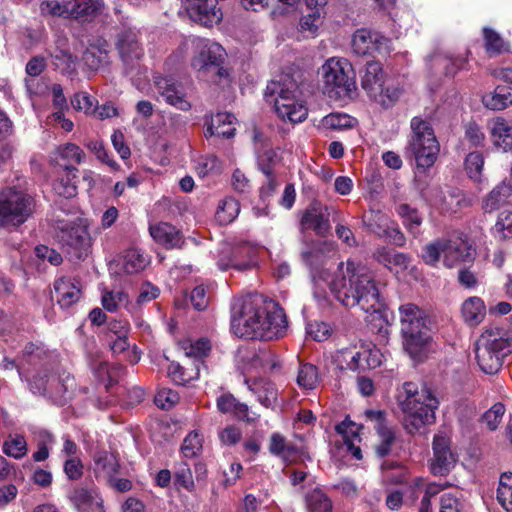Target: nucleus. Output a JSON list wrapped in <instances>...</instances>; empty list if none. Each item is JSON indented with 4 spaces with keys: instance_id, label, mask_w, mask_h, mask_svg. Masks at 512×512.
<instances>
[{
    "instance_id": "1",
    "label": "nucleus",
    "mask_w": 512,
    "mask_h": 512,
    "mask_svg": "<svg viewBox=\"0 0 512 512\" xmlns=\"http://www.w3.org/2000/svg\"><path fill=\"white\" fill-rule=\"evenodd\" d=\"M313 296L320 306L327 303V288L346 307L359 306L365 312H377L380 305V291L372 272L365 266L348 260L341 262L333 278L325 268L311 272Z\"/></svg>"
},
{
    "instance_id": "2",
    "label": "nucleus",
    "mask_w": 512,
    "mask_h": 512,
    "mask_svg": "<svg viewBox=\"0 0 512 512\" xmlns=\"http://www.w3.org/2000/svg\"><path fill=\"white\" fill-rule=\"evenodd\" d=\"M231 328L236 336L269 341L284 335L287 320L276 302L253 293L233 302Z\"/></svg>"
},
{
    "instance_id": "3",
    "label": "nucleus",
    "mask_w": 512,
    "mask_h": 512,
    "mask_svg": "<svg viewBox=\"0 0 512 512\" xmlns=\"http://www.w3.org/2000/svg\"><path fill=\"white\" fill-rule=\"evenodd\" d=\"M398 404L404 414L406 430L414 434L435 422L438 399L427 389L419 390L413 382H405L397 395Z\"/></svg>"
},
{
    "instance_id": "4",
    "label": "nucleus",
    "mask_w": 512,
    "mask_h": 512,
    "mask_svg": "<svg viewBox=\"0 0 512 512\" xmlns=\"http://www.w3.org/2000/svg\"><path fill=\"white\" fill-rule=\"evenodd\" d=\"M512 352V333L499 327L487 328L475 344V355L480 369L486 374H496L505 357Z\"/></svg>"
},
{
    "instance_id": "5",
    "label": "nucleus",
    "mask_w": 512,
    "mask_h": 512,
    "mask_svg": "<svg viewBox=\"0 0 512 512\" xmlns=\"http://www.w3.org/2000/svg\"><path fill=\"white\" fill-rule=\"evenodd\" d=\"M266 97H274L275 112L283 121L303 122L308 116V108L301 98L298 84L289 76L281 81H271L266 88Z\"/></svg>"
},
{
    "instance_id": "6",
    "label": "nucleus",
    "mask_w": 512,
    "mask_h": 512,
    "mask_svg": "<svg viewBox=\"0 0 512 512\" xmlns=\"http://www.w3.org/2000/svg\"><path fill=\"white\" fill-rule=\"evenodd\" d=\"M323 91L330 99L351 98L356 92L355 72L345 58L331 57L320 69Z\"/></svg>"
},
{
    "instance_id": "7",
    "label": "nucleus",
    "mask_w": 512,
    "mask_h": 512,
    "mask_svg": "<svg viewBox=\"0 0 512 512\" xmlns=\"http://www.w3.org/2000/svg\"><path fill=\"white\" fill-rule=\"evenodd\" d=\"M442 257L447 268H454L474 259V249L463 236L440 238L427 244L422 253V259L428 265L435 266Z\"/></svg>"
},
{
    "instance_id": "8",
    "label": "nucleus",
    "mask_w": 512,
    "mask_h": 512,
    "mask_svg": "<svg viewBox=\"0 0 512 512\" xmlns=\"http://www.w3.org/2000/svg\"><path fill=\"white\" fill-rule=\"evenodd\" d=\"M399 315L404 349L411 357H416L430 339L429 320L425 312L412 303L401 305Z\"/></svg>"
},
{
    "instance_id": "9",
    "label": "nucleus",
    "mask_w": 512,
    "mask_h": 512,
    "mask_svg": "<svg viewBox=\"0 0 512 512\" xmlns=\"http://www.w3.org/2000/svg\"><path fill=\"white\" fill-rule=\"evenodd\" d=\"M412 135L409 140V151L413 155L418 170H426L437 160L440 146L429 121L415 116L411 119Z\"/></svg>"
},
{
    "instance_id": "10",
    "label": "nucleus",
    "mask_w": 512,
    "mask_h": 512,
    "mask_svg": "<svg viewBox=\"0 0 512 512\" xmlns=\"http://www.w3.org/2000/svg\"><path fill=\"white\" fill-rule=\"evenodd\" d=\"M36 203L28 193L8 187L0 191V227L16 228L35 212Z\"/></svg>"
},
{
    "instance_id": "11",
    "label": "nucleus",
    "mask_w": 512,
    "mask_h": 512,
    "mask_svg": "<svg viewBox=\"0 0 512 512\" xmlns=\"http://www.w3.org/2000/svg\"><path fill=\"white\" fill-rule=\"evenodd\" d=\"M56 237L71 257L81 259L86 255L91 244V239L86 225L78 218H60L55 219Z\"/></svg>"
},
{
    "instance_id": "12",
    "label": "nucleus",
    "mask_w": 512,
    "mask_h": 512,
    "mask_svg": "<svg viewBox=\"0 0 512 512\" xmlns=\"http://www.w3.org/2000/svg\"><path fill=\"white\" fill-rule=\"evenodd\" d=\"M362 87L368 96L384 108L390 107L400 96L398 88L385 84L384 73L380 63L368 62L362 77Z\"/></svg>"
},
{
    "instance_id": "13",
    "label": "nucleus",
    "mask_w": 512,
    "mask_h": 512,
    "mask_svg": "<svg viewBox=\"0 0 512 512\" xmlns=\"http://www.w3.org/2000/svg\"><path fill=\"white\" fill-rule=\"evenodd\" d=\"M101 5L102 0H73L65 3L51 0L42 2L40 9L43 14L79 19L96 14Z\"/></svg>"
},
{
    "instance_id": "14",
    "label": "nucleus",
    "mask_w": 512,
    "mask_h": 512,
    "mask_svg": "<svg viewBox=\"0 0 512 512\" xmlns=\"http://www.w3.org/2000/svg\"><path fill=\"white\" fill-rule=\"evenodd\" d=\"M154 85L158 94L168 105L184 112L192 108L182 83L172 77L159 75L154 77Z\"/></svg>"
},
{
    "instance_id": "15",
    "label": "nucleus",
    "mask_w": 512,
    "mask_h": 512,
    "mask_svg": "<svg viewBox=\"0 0 512 512\" xmlns=\"http://www.w3.org/2000/svg\"><path fill=\"white\" fill-rule=\"evenodd\" d=\"M364 225L381 238H389L395 245L403 246L405 237L391 221L389 216L380 210L371 209L363 217Z\"/></svg>"
},
{
    "instance_id": "16",
    "label": "nucleus",
    "mask_w": 512,
    "mask_h": 512,
    "mask_svg": "<svg viewBox=\"0 0 512 512\" xmlns=\"http://www.w3.org/2000/svg\"><path fill=\"white\" fill-rule=\"evenodd\" d=\"M68 499L77 512H105L104 500L94 485L73 487Z\"/></svg>"
},
{
    "instance_id": "17",
    "label": "nucleus",
    "mask_w": 512,
    "mask_h": 512,
    "mask_svg": "<svg viewBox=\"0 0 512 512\" xmlns=\"http://www.w3.org/2000/svg\"><path fill=\"white\" fill-rule=\"evenodd\" d=\"M258 248L249 243H243L234 247L226 257L222 255L218 261L221 270L234 268L238 271H245L256 265Z\"/></svg>"
},
{
    "instance_id": "18",
    "label": "nucleus",
    "mask_w": 512,
    "mask_h": 512,
    "mask_svg": "<svg viewBox=\"0 0 512 512\" xmlns=\"http://www.w3.org/2000/svg\"><path fill=\"white\" fill-rule=\"evenodd\" d=\"M225 57V50L216 42L200 40L197 51L192 59V66L198 71H210L221 65Z\"/></svg>"
},
{
    "instance_id": "19",
    "label": "nucleus",
    "mask_w": 512,
    "mask_h": 512,
    "mask_svg": "<svg viewBox=\"0 0 512 512\" xmlns=\"http://www.w3.org/2000/svg\"><path fill=\"white\" fill-rule=\"evenodd\" d=\"M389 40L378 32L358 29L352 38V49L358 55L387 52Z\"/></svg>"
},
{
    "instance_id": "20",
    "label": "nucleus",
    "mask_w": 512,
    "mask_h": 512,
    "mask_svg": "<svg viewBox=\"0 0 512 512\" xmlns=\"http://www.w3.org/2000/svg\"><path fill=\"white\" fill-rule=\"evenodd\" d=\"M434 457L431 471L435 475L447 474L455 465L456 457L450 449V439L443 433H438L433 439Z\"/></svg>"
},
{
    "instance_id": "21",
    "label": "nucleus",
    "mask_w": 512,
    "mask_h": 512,
    "mask_svg": "<svg viewBox=\"0 0 512 512\" xmlns=\"http://www.w3.org/2000/svg\"><path fill=\"white\" fill-rule=\"evenodd\" d=\"M120 57L126 66V73H131L136 67L137 61L142 56L143 51L137 39V35L132 30H127L119 35L117 42Z\"/></svg>"
},
{
    "instance_id": "22",
    "label": "nucleus",
    "mask_w": 512,
    "mask_h": 512,
    "mask_svg": "<svg viewBox=\"0 0 512 512\" xmlns=\"http://www.w3.org/2000/svg\"><path fill=\"white\" fill-rule=\"evenodd\" d=\"M330 209L320 204L311 205L303 214L301 227L303 230H313L320 236H325L331 229Z\"/></svg>"
},
{
    "instance_id": "23",
    "label": "nucleus",
    "mask_w": 512,
    "mask_h": 512,
    "mask_svg": "<svg viewBox=\"0 0 512 512\" xmlns=\"http://www.w3.org/2000/svg\"><path fill=\"white\" fill-rule=\"evenodd\" d=\"M54 294L61 308H70L81 297V284L72 277H61L54 283Z\"/></svg>"
},
{
    "instance_id": "24",
    "label": "nucleus",
    "mask_w": 512,
    "mask_h": 512,
    "mask_svg": "<svg viewBox=\"0 0 512 512\" xmlns=\"http://www.w3.org/2000/svg\"><path fill=\"white\" fill-rule=\"evenodd\" d=\"M466 59L460 56L453 57L447 53L435 52L428 58V66L434 75L452 77L457 71L463 69Z\"/></svg>"
},
{
    "instance_id": "25",
    "label": "nucleus",
    "mask_w": 512,
    "mask_h": 512,
    "mask_svg": "<svg viewBox=\"0 0 512 512\" xmlns=\"http://www.w3.org/2000/svg\"><path fill=\"white\" fill-rule=\"evenodd\" d=\"M305 5L308 13L300 20V31L314 36L323 23L327 0H305Z\"/></svg>"
},
{
    "instance_id": "26",
    "label": "nucleus",
    "mask_w": 512,
    "mask_h": 512,
    "mask_svg": "<svg viewBox=\"0 0 512 512\" xmlns=\"http://www.w3.org/2000/svg\"><path fill=\"white\" fill-rule=\"evenodd\" d=\"M490 137L495 148L503 152L512 149V122L502 118H494L490 124Z\"/></svg>"
},
{
    "instance_id": "27",
    "label": "nucleus",
    "mask_w": 512,
    "mask_h": 512,
    "mask_svg": "<svg viewBox=\"0 0 512 512\" xmlns=\"http://www.w3.org/2000/svg\"><path fill=\"white\" fill-rule=\"evenodd\" d=\"M235 117L230 113H217L215 115H211L206 118L205 121V136H219L224 138H230L234 135L235 127L234 124Z\"/></svg>"
},
{
    "instance_id": "28",
    "label": "nucleus",
    "mask_w": 512,
    "mask_h": 512,
    "mask_svg": "<svg viewBox=\"0 0 512 512\" xmlns=\"http://www.w3.org/2000/svg\"><path fill=\"white\" fill-rule=\"evenodd\" d=\"M149 231L152 238L167 249L180 247L183 243L180 231L169 223L151 225Z\"/></svg>"
},
{
    "instance_id": "29",
    "label": "nucleus",
    "mask_w": 512,
    "mask_h": 512,
    "mask_svg": "<svg viewBox=\"0 0 512 512\" xmlns=\"http://www.w3.org/2000/svg\"><path fill=\"white\" fill-rule=\"evenodd\" d=\"M65 175L56 179L53 183V191L56 195L69 199L77 194V187L73 181L77 178L78 169L75 166L65 165Z\"/></svg>"
},
{
    "instance_id": "30",
    "label": "nucleus",
    "mask_w": 512,
    "mask_h": 512,
    "mask_svg": "<svg viewBox=\"0 0 512 512\" xmlns=\"http://www.w3.org/2000/svg\"><path fill=\"white\" fill-rule=\"evenodd\" d=\"M93 470L97 477L106 480L118 472L119 464L114 454L108 451H97L93 456Z\"/></svg>"
},
{
    "instance_id": "31",
    "label": "nucleus",
    "mask_w": 512,
    "mask_h": 512,
    "mask_svg": "<svg viewBox=\"0 0 512 512\" xmlns=\"http://www.w3.org/2000/svg\"><path fill=\"white\" fill-rule=\"evenodd\" d=\"M511 195L512 185L507 181H502L484 198L483 209L491 213L504 205Z\"/></svg>"
},
{
    "instance_id": "32",
    "label": "nucleus",
    "mask_w": 512,
    "mask_h": 512,
    "mask_svg": "<svg viewBox=\"0 0 512 512\" xmlns=\"http://www.w3.org/2000/svg\"><path fill=\"white\" fill-rule=\"evenodd\" d=\"M249 389L257 396L258 401L267 408H274L277 403L278 391L267 379H258L249 385Z\"/></svg>"
},
{
    "instance_id": "33",
    "label": "nucleus",
    "mask_w": 512,
    "mask_h": 512,
    "mask_svg": "<svg viewBox=\"0 0 512 512\" xmlns=\"http://www.w3.org/2000/svg\"><path fill=\"white\" fill-rule=\"evenodd\" d=\"M217 409L223 414H231L238 419L252 420L248 415V406L239 402L232 394L224 393L217 398Z\"/></svg>"
},
{
    "instance_id": "34",
    "label": "nucleus",
    "mask_w": 512,
    "mask_h": 512,
    "mask_svg": "<svg viewBox=\"0 0 512 512\" xmlns=\"http://www.w3.org/2000/svg\"><path fill=\"white\" fill-rule=\"evenodd\" d=\"M48 397L62 404L66 395L75 388V380L69 374L62 377L50 376Z\"/></svg>"
},
{
    "instance_id": "35",
    "label": "nucleus",
    "mask_w": 512,
    "mask_h": 512,
    "mask_svg": "<svg viewBox=\"0 0 512 512\" xmlns=\"http://www.w3.org/2000/svg\"><path fill=\"white\" fill-rule=\"evenodd\" d=\"M429 176L426 174L421 175L419 171L415 175L414 183L415 188L431 206L436 208V199H443L445 193L438 185H429Z\"/></svg>"
},
{
    "instance_id": "36",
    "label": "nucleus",
    "mask_w": 512,
    "mask_h": 512,
    "mask_svg": "<svg viewBox=\"0 0 512 512\" xmlns=\"http://www.w3.org/2000/svg\"><path fill=\"white\" fill-rule=\"evenodd\" d=\"M486 307L479 297H470L462 305V316L470 326L478 325L485 317Z\"/></svg>"
},
{
    "instance_id": "37",
    "label": "nucleus",
    "mask_w": 512,
    "mask_h": 512,
    "mask_svg": "<svg viewBox=\"0 0 512 512\" xmlns=\"http://www.w3.org/2000/svg\"><path fill=\"white\" fill-rule=\"evenodd\" d=\"M307 512H332L333 505L328 495L320 488H315L305 495Z\"/></svg>"
},
{
    "instance_id": "38",
    "label": "nucleus",
    "mask_w": 512,
    "mask_h": 512,
    "mask_svg": "<svg viewBox=\"0 0 512 512\" xmlns=\"http://www.w3.org/2000/svg\"><path fill=\"white\" fill-rule=\"evenodd\" d=\"M119 262L126 273L133 274L142 271L147 266L148 259L138 249L131 248L123 253Z\"/></svg>"
},
{
    "instance_id": "39",
    "label": "nucleus",
    "mask_w": 512,
    "mask_h": 512,
    "mask_svg": "<svg viewBox=\"0 0 512 512\" xmlns=\"http://www.w3.org/2000/svg\"><path fill=\"white\" fill-rule=\"evenodd\" d=\"M483 102L491 110H504L512 104V90L506 86H498L492 94L483 98Z\"/></svg>"
},
{
    "instance_id": "40",
    "label": "nucleus",
    "mask_w": 512,
    "mask_h": 512,
    "mask_svg": "<svg viewBox=\"0 0 512 512\" xmlns=\"http://www.w3.org/2000/svg\"><path fill=\"white\" fill-rule=\"evenodd\" d=\"M483 40L486 52L490 56L502 54L510 50V44L491 28H483Z\"/></svg>"
},
{
    "instance_id": "41",
    "label": "nucleus",
    "mask_w": 512,
    "mask_h": 512,
    "mask_svg": "<svg viewBox=\"0 0 512 512\" xmlns=\"http://www.w3.org/2000/svg\"><path fill=\"white\" fill-rule=\"evenodd\" d=\"M239 212V202L232 197H226L219 202L215 218L219 224L227 225L236 219Z\"/></svg>"
},
{
    "instance_id": "42",
    "label": "nucleus",
    "mask_w": 512,
    "mask_h": 512,
    "mask_svg": "<svg viewBox=\"0 0 512 512\" xmlns=\"http://www.w3.org/2000/svg\"><path fill=\"white\" fill-rule=\"evenodd\" d=\"M468 205V201L460 191L445 193L443 199H436V209L443 213H456Z\"/></svg>"
},
{
    "instance_id": "43",
    "label": "nucleus",
    "mask_w": 512,
    "mask_h": 512,
    "mask_svg": "<svg viewBox=\"0 0 512 512\" xmlns=\"http://www.w3.org/2000/svg\"><path fill=\"white\" fill-rule=\"evenodd\" d=\"M363 348L364 346L341 349L337 356L338 361L352 371L364 370Z\"/></svg>"
},
{
    "instance_id": "44",
    "label": "nucleus",
    "mask_w": 512,
    "mask_h": 512,
    "mask_svg": "<svg viewBox=\"0 0 512 512\" xmlns=\"http://www.w3.org/2000/svg\"><path fill=\"white\" fill-rule=\"evenodd\" d=\"M269 450L272 454L281 457L286 462H294L296 460V449L287 444L284 437L280 434H273L270 439Z\"/></svg>"
},
{
    "instance_id": "45",
    "label": "nucleus",
    "mask_w": 512,
    "mask_h": 512,
    "mask_svg": "<svg viewBox=\"0 0 512 512\" xmlns=\"http://www.w3.org/2000/svg\"><path fill=\"white\" fill-rule=\"evenodd\" d=\"M101 302L104 309L109 312H116L121 307H125L128 311L131 308L128 295L121 290L104 292Z\"/></svg>"
},
{
    "instance_id": "46",
    "label": "nucleus",
    "mask_w": 512,
    "mask_h": 512,
    "mask_svg": "<svg viewBox=\"0 0 512 512\" xmlns=\"http://www.w3.org/2000/svg\"><path fill=\"white\" fill-rule=\"evenodd\" d=\"M497 499L507 512H512V472L501 475L497 489Z\"/></svg>"
},
{
    "instance_id": "47",
    "label": "nucleus",
    "mask_w": 512,
    "mask_h": 512,
    "mask_svg": "<svg viewBox=\"0 0 512 512\" xmlns=\"http://www.w3.org/2000/svg\"><path fill=\"white\" fill-rule=\"evenodd\" d=\"M56 155L65 161L66 165L81 164L85 160L84 151L74 143H66L56 148Z\"/></svg>"
},
{
    "instance_id": "48",
    "label": "nucleus",
    "mask_w": 512,
    "mask_h": 512,
    "mask_svg": "<svg viewBox=\"0 0 512 512\" xmlns=\"http://www.w3.org/2000/svg\"><path fill=\"white\" fill-rule=\"evenodd\" d=\"M466 506L460 491L444 493L440 498V512H466Z\"/></svg>"
},
{
    "instance_id": "49",
    "label": "nucleus",
    "mask_w": 512,
    "mask_h": 512,
    "mask_svg": "<svg viewBox=\"0 0 512 512\" xmlns=\"http://www.w3.org/2000/svg\"><path fill=\"white\" fill-rule=\"evenodd\" d=\"M181 349L184 351L187 357H193L195 359H202L207 356L210 349L211 344L210 341L206 338H200L195 341L185 340L180 343Z\"/></svg>"
},
{
    "instance_id": "50",
    "label": "nucleus",
    "mask_w": 512,
    "mask_h": 512,
    "mask_svg": "<svg viewBox=\"0 0 512 512\" xmlns=\"http://www.w3.org/2000/svg\"><path fill=\"white\" fill-rule=\"evenodd\" d=\"M336 431L339 434L343 435L344 442L347 445V449L352 454V456L357 460H361L362 451L360 447L353 444L352 440L350 439V435L357 437L355 431V424L351 421L344 420L343 422L336 426Z\"/></svg>"
},
{
    "instance_id": "51",
    "label": "nucleus",
    "mask_w": 512,
    "mask_h": 512,
    "mask_svg": "<svg viewBox=\"0 0 512 512\" xmlns=\"http://www.w3.org/2000/svg\"><path fill=\"white\" fill-rule=\"evenodd\" d=\"M399 216L403 219L405 227L414 235L419 231V227L422 224V217L418 211L408 204H400L397 208Z\"/></svg>"
},
{
    "instance_id": "52",
    "label": "nucleus",
    "mask_w": 512,
    "mask_h": 512,
    "mask_svg": "<svg viewBox=\"0 0 512 512\" xmlns=\"http://www.w3.org/2000/svg\"><path fill=\"white\" fill-rule=\"evenodd\" d=\"M107 51L99 46L91 45L83 54L84 64L91 70H97L107 62Z\"/></svg>"
},
{
    "instance_id": "53",
    "label": "nucleus",
    "mask_w": 512,
    "mask_h": 512,
    "mask_svg": "<svg viewBox=\"0 0 512 512\" xmlns=\"http://www.w3.org/2000/svg\"><path fill=\"white\" fill-rule=\"evenodd\" d=\"M354 119L345 113L334 112L321 120V126L329 130H344L353 126Z\"/></svg>"
},
{
    "instance_id": "54",
    "label": "nucleus",
    "mask_w": 512,
    "mask_h": 512,
    "mask_svg": "<svg viewBox=\"0 0 512 512\" xmlns=\"http://www.w3.org/2000/svg\"><path fill=\"white\" fill-rule=\"evenodd\" d=\"M492 234L500 241L512 238V212H502L498 215Z\"/></svg>"
},
{
    "instance_id": "55",
    "label": "nucleus",
    "mask_w": 512,
    "mask_h": 512,
    "mask_svg": "<svg viewBox=\"0 0 512 512\" xmlns=\"http://www.w3.org/2000/svg\"><path fill=\"white\" fill-rule=\"evenodd\" d=\"M297 383L304 389H314L318 383V372L316 366L310 363L300 365Z\"/></svg>"
},
{
    "instance_id": "56",
    "label": "nucleus",
    "mask_w": 512,
    "mask_h": 512,
    "mask_svg": "<svg viewBox=\"0 0 512 512\" xmlns=\"http://www.w3.org/2000/svg\"><path fill=\"white\" fill-rule=\"evenodd\" d=\"M27 442L22 435H15L3 444V452L12 458L21 459L27 454Z\"/></svg>"
},
{
    "instance_id": "57",
    "label": "nucleus",
    "mask_w": 512,
    "mask_h": 512,
    "mask_svg": "<svg viewBox=\"0 0 512 512\" xmlns=\"http://www.w3.org/2000/svg\"><path fill=\"white\" fill-rule=\"evenodd\" d=\"M89 366L98 381L110 383L113 380L107 361L99 353L90 357Z\"/></svg>"
},
{
    "instance_id": "58",
    "label": "nucleus",
    "mask_w": 512,
    "mask_h": 512,
    "mask_svg": "<svg viewBox=\"0 0 512 512\" xmlns=\"http://www.w3.org/2000/svg\"><path fill=\"white\" fill-rule=\"evenodd\" d=\"M52 58L53 64L62 73L70 74L75 71L77 58L74 57L67 50H56L55 53L52 55Z\"/></svg>"
},
{
    "instance_id": "59",
    "label": "nucleus",
    "mask_w": 512,
    "mask_h": 512,
    "mask_svg": "<svg viewBox=\"0 0 512 512\" xmlns=\"http://www.w3.org/2000/svg\"><path fill=\"white\" fill-rule=\"evenodd\" d=\"M159 295V289L153 286L150 283L143 284L140 293L137 297L136 303H131V308H129V313L132 315H136L140 306L142 304L151 302Z\"/></svg>"
},
{
    "instance_id": "60",
    "label": "nucleus",
    "mask_w": 512,
    "mask_h": 512,
    "mask_svg": "<svg viewBox=\"0 0 512 512\" xmlns=\"http://www.w3.org/2000/svg\"><path fill=\"white\" fill-rule=\"evenodd\" d=\"M505 414V406L497 402L489 410H487L482 416V422L490 430H496L499 424L502 422Z\"/></svg>"
},
{
    "instance_id": "61",
    "label": "nucleus",
    "mask_w": 512,
    "mask_h": 512,
    "mask_svg": "<svg viewBox=\"0 0 512 512\" xmlns=\"http://www.w3.org/2000/svg\"><path fill=\"white\" fill-rule=\"evenodd\" d=\"M201 449V436L197 432H191L183 440L181 453L185 458H193L201 451Z\"/></svg>"
},
{
    "instance_id": "62",
    "label": "nucleus",
    "mask_w": 512,
    "mask_h": 512,
    "mask_svg": "<svg viewBox=\"0 0 512 512\" xmlns=\"http://www.w3.org/2000/svg\"><path fill=\"white\" fill-rule=\"evenodd\" d=\"M484 165V159L482 154L473 152L468 154L465 160V166L467 173L471 179L478 181L481 176V172Z\"/></svg>"
},
{
    "instance_id": "63",
    "label": "nucleus",
    "mask_w": 512,
    "mask_h": 512,
    "mask_svg": "<svg viewBox=\"0 0 512 512\" xmlns=\"http://www.w3.org/2000/svg\"><path fill=\"white\" fill-rule=\"evenodd\" d=\"M179 400V395L172 389H160L155 396V404L161 409L172 408Z\"/></svg>"
},
{
    "instance_id": "64",
    "label": "nucleus",
    "mask_w": 512,
    "mask_h": 512,
    "mask_svg": "<svg viewBox=\"0 0 512 512\" xmlns=\"http://www.w3.org/2000/svg\"><path fill=\"white\" fill-rule=\"evenodd\" d=\"M64 473L71 481H77L83 476L84 466L78 457H71L64 463Z\"/></svg>"
}]
</instances>
